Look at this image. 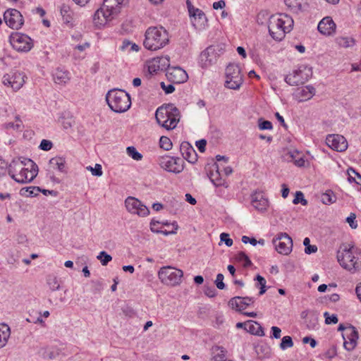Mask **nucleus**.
<instances>
[{
	"label": "nucleus",
	"instance_id": "nucleus-1",
	"mask_svg": "<svg viewBox=\"0 0 361 361\" xmlns=\"http://www.w3.org/2000/svg\"><path fill=\"white\" fill-rule=\"evenodd\" d=\"M336 257L340 265L351 273L361 270L360 249L343 244L340 246Z\"/></svg>",
	"mask_w": 361,
	"mask_h": 361
},
{
	"label": "nucleus",
	"instance_id": "nucleus-2",
	"mask_svg": "<svg viewBox=\"0 0 361 361\" xmlns=\"http://www.w3.org/2000/svg\"><path fill=\"white\" fill-rule=\"evenodd\" d=\"M293 18L285 13L271 16L269 19V32L277 41L282 40L286 33L290 32L293 26Z\"/></svg>",
	"mask_w": 361,
	"mask_h": 361
},
{
	"label": "nucleus",
	"instance_id": "nucleus-3",
	"mask_svg": "<svg viewBox=\"0 0 361 361\" xmlns=\"http://www.w3.org/2000/svg\"><path fill=\"white\" fill-rule=\"evenodd\" d=\"M122 0H104L102 6L96 11L93 21L96 26L104 25L115 18L121 12Z\"/></svg>",
	"mask_w": 361,
	"mask_h": 361
},
{
	"label": "nucleus",
	"instance_id": "nucleus-4",
	"mask_svg": "<svg viewBox=\"0 0 361 361\" xmlns=\"http://www.w3.org/2000/svg\"><path fill=\"white\" fill-rule=\"evenodd\" d=\"M157 123L166 130H173L180 118L179 109L173 104H167L159 107L155 114Z\"/></svg>",
	"mask_w": 361,
	"mask_h": 361
},
{
	"label": "nucleus",
	"instance_id": "nucleus-5",
	"mask_svg": "<svg viewBox=\"0 0 361 361\" xmlns=\"http://www.w3.org/2000/svg\"><path fill=\"white\" fill-rule=\"evenodd\" d=\"M169 42L167 30L162 26L150 27L145 32L143 44L149 50H159Z\"/></svg>",
	"mask_w": 361,
	"mask_h": 361
},
{
	"label": "nucleus",
	"instance_id": "nucleus-6",
	"mask_svg": "<svg viewBox=\"0 0 361 361\" xmlns=\"http://www.w3.org/2000/svg\"><path fill=\"white\" fill-rule=\"evenodd\" d=\"M106 100L110 109L116 113L125 112L131 106L130 95L122 90H109L106 95Z\"/></svg>",
	"mask_w": 361,
	"mask_h": 361
},
{
	"label": "nucleus",
	"instance_id": "nucleus-7",
	"mask_svg": "<svg viewBox=\"0 0 361 361\" xmlns=\"http://www.w3.org/2000/svg\"><path fill=\"white\" fill-rule=\"evenodd\" d=\"M183 272L182 270L172 267H164L158 272L161 281L170 286H175L180 283Z\"/></svg>",
	"mask_w": 361,
	"mask_h": 361
},
{
	"label": "nucleus",
	"instance_id": "nucleus-8",
	"mask_svg": "<svg viewBox=\"0 0 361 361\" xmlns=\"http://www.w3.org/2000/svg\"><path fill=\"white\" fill-rule=\"evenodd\" d=\"M226 87L238 90L243 83V76L241 75L240 68L238 65L231 63L226 68Z\"/></svg>",
	"mask_w": 361,
	"mask_h": 361
},
{
	"label": "nucleus",
	"instance_id": "nucleus-9",
	"mask_svg": "<svg viewBox=\"0 0 361 361\" xmlns=\"http://www.w3.org/2000/svg\"><path fill=\"white\" fill-rule=\"evenodd\" d=\"M159 166L170 173H180L184 169V161L179 157L161 156L157 159Z\"/></svg>",
	"mask_w": 361,
	"mask_h": 361
},
{
	"label": "nucleus",
	"instance_id": "nucleus-10",
	"mask_svg": "<svg viewBox=\"0 0 361 361\" xmlns=\"http://www.w3.org/2000/svg\"><path fill=\"white\" fill-rule=\"evenodd\" d=\"M222 51L223 49L219 44L208 47L200 56V63L202 68H207L215 63Z\"/></svg>",
	"mask_w": 361,
	"mask_h": 361
},
{
	"label": "nucleus",
	"instance_id": "nucleus-11",
	"mask_svg": "<svg viewBox=\"0 0 361 361\" xmlns=\"http://www.w3.org/2000/svg\"><path fill=\"white\" fill-rule=\"evenodd\" d=\"M10 43L13 48L19 52H27L33 47L32 39L28 35L20 32L11 34Z\"/></svg>",
	"mask_w": 361,
	"mask_h": 361
},
{
	"label": "nucleus",
	"instance_id": "nucleus-12",
	"mask_svg": "<svg viewBox=\"0 0 361 361\" xmlns=\"http://www.w3.org/2000/svg\"><path fill=\"white\" fill-rule=\"evenodd\" d=\"M26 167L16 174H13V180L20 183H28L34 180L38 173L37 165L31 159L26 161Z\"/></svg>",
	"mask_w": 361,
	"mask_h": 361
},
{
	"label": "nucleus",
	"instance_id": "nucleus-13",
	"mask_svg": "<svg viewBox=\"0 0 361 361\" xmlns=\"http://www.w3.org/2000/svg\"><path fill=\"white\" fill-rule=\"evenodd\" d=\"M276 250L284 255L290 253L293 248L292 238L286 233L277 234L272 240Z\"/></svg>",
	"mask_w": 361,
	"mask_h": 361
},
{
	"label": "nucleus",
	"instance_id": "nucleus-14",
	"mask_svg": "<svg viewBox=\"0 0 361 361\" xmlns=\"http://www.w3.org/2000/svg\"><path fill=\"white\" fill-rule=\"evenodd\" d=\"M25 78L23 72L13 71L3 76L2 82L4 85L11 87L14 91H17L23 86Z\"/></svg>",
	"mask_w": 361,
	"mask_h": 361
},
{
	"label": "nucleus",
	"instance_id": "nucleus-15",
	"mask_svg": "<svg viewBox=\"0 0 361 361\" xmlns=\"http://www.w3.org/2000/svg\"><path fill=\"white\" fill-rule=\"evenodd\" d=\"M6 24L11 29L19 30L24 24L21 13L15 8H8L4 13Z\"/></svg>",
	"mask_w": 361,
	"mask_h": 361
},
{
	"label": "nucleus",
	"instance_id": "nucleus-16",
	"mask_svg": "<svg viewBox=\"0 0 361 361\" xmlns=\"http://www.w3.org/2000/svg\"><path fill=\"white\" fill-rule=\"evenodd\" d=\"M125 205L128 212L140 216H147L149 214V209L138 199L128 197L125 200Z\"/></svg>",
	"mask_w": 361,
	"mask_h": 361
},
{
	"label": "nucleus",
	"instance_id": "nucleus-17",
	"mask_svg": "<svg viewBox=\"0 0 361 361\" xmlns=\"http://www.w3.org/2000/svg\"><path fill=\"white\" fill-rule=\"evenodd\" d=\"M343 339V347L348 351H351L355 348L357 344V340L359 338L358 331L352 325H350L345 334H342Z\"/></svg>",
	"mask_w": 361,
	"mask_h": 361
},
{
	"label": "nucleus",
	"instance_id": "nucleus-18",
	"mask_svg": "<svg viewBox=\"0 0 361 361\" xmlns=\"http://www.w3.org/2000/svg\"><path fill=\"white\" fill-rule=\"evenodd\" d=\"M170 66L169 56L156 57L147 63L148 71L150 74L156 73L159 71L166 70Z\"/></svg>",
	"mask_w": 361,
	"mask_h": 361
},
{
	"label": "nucleus",
	"instance_id": "nucleus-19",
	"mask_svg": "<svg viewBox=\"0 0 361 361\" xmlns=\"http://www.w3.org/2000/svg\"><path fill=\"white\" fill-rule=\"evenodd\" d=\"M326 143L330 148L338 152H343L348 148V142L345 138L338 134L327 135Z\"/></svg>",
	"mask_w": 361,
	"mask_h": 361
},
{
	"label": "nucleus",
	"instance_id": "nucleus-20",
	"mask_svg": "<svg viewBox=\"0 0 361 361\" xmlns=\"http://www.w3.org/2000/svg\"><path fill=\"white\" fill-rule=\"evenodd\" d=\"M251 204L257 211L263 212L269 207V200L265 194L262 191H255L251 196Z\"/></svg>",
	"mask_w": 361,
	"mask_h": 361
},
{
	"label": "nucleus",
	"instance_id": "nucleus-21",
	"mask_svg": "<svg viewBox=\"0 0 361 361\" xmlns=\"http://www.w3.org/2000/svg\"><path fill=\"white\" fill-rule=\"evenodd\" d=\"M306 68L304 70L299 68L293 72V73L286 75L285 81L290 85L297 86L300 84L305 83L308 80V74L305 73Z\"/></svg>",
	"mask_w": 361,
	"mask_h": 361
},
{
	"label": "nucleus",
	"instance_id": "nucleus-22",
	"mask_svg": "<svg viewBox=\"0 0 361 361\" xmlns=\"http://www.w3.org/2000/svg\"><path fill=\"white\" fill-rule=\"evenodd\" d=\"M166 76L169 81L177 84L185 82L188 78L187 73L180 67L169 68Z\"/></svg>",
	"mask_w": 361,
	"mask_h": 361
},
{
	"label": "nucleus",
	"instance_id": "nucleus-23",
	"mask_svg": "<svg viewBox=\"0 0 361 361\" xmlns=\"http://www.w3.org/2000/svg\"><path fill=\"white\" fill-rule=\"evenodd\" d=\"M336 25L331 17L324 18L318 24V31L326 36H330L335 33Z\"/></svg>",
	"mask_w": 361,
	"mask_h": 361
},
{
	"label": "nucleus",
	"instance_id": "nucleus-24",
	"mask_svg": "<svg viewBox=\"0 0 361 361\" xmlns=\"http://www.w3.org/2000/svg\"><path fill=\"white\" fill-rule=\"evenodd\" d=\"M180 150L183 158L188 162L194 164L197 161V154L195 149L188 142L181 143Z\"/></svg>",
	"mask_w": 361,
	"mask_h": 361
},
{
	"label": "nucleus",
	"instance_id": "nucleus-25",
	"mask_svg": "<svg viewBox=\"0 0 361 361\" xmlns=\"http://www.w3.org/2000/svg\"><path fill=\"white\" fill-rule=\"evenodd\" d=\"M254 301L253 298L236 296L229 300L228 305L232 308H236L237 310L240 311L253 303Z\"/></svg>",
	"mask_w": 361,
	"mask_h": 361
},
{
	"label": "nucleus",
	"instance_id": "nucleus-26",
	"mask_svg": "<svg viewBox=\"0 0 361 361\" xmlns=\"http://www.w3.org/2000/svg\"><path fill=\"white\" fill-rule=\"evenodd\" d=\"M29 159L27 158H18L14 159L8 166V174L13 179V174H16L20 171H22L26 167V161Z\"/></svg>",
	"mask_w": 361,
	"mask_h": 361
},
{
	"label": "nucleus",
	"instance_id": "nucleus-27",
	"mask_svg": "<svg viewBox=\"0 0 361 361\" xmlns=\"http://www.w3.org/2000/svg\"><path fill=\"white\" fill-rule=\"evenodd\" d=\"M315 94V89L311 85H307L298 88L295 92V97L299 102L310 99Z\"/></svg>",
	"mask_w": 361,
	"mask_h": 361
},
{
	"label": "nucleus",
	"instance_id": "nucleus-28",
	"mask_svg": "<svg viewBox=\"0 0 361 361\" xmlns=\"http://www.w3.org/2000/svg\"><path fill=\"white\" fill-rule=\"evenodd\" d=\"M284 3L289 11L294 13L302 12L307 5L305 0H284Z\"/></svg>",
	"mask_w": 361,
	"mask_h": 361
},
{
	"label": "nucleus",
	"instance_id": "nucleus-29",
	"mask_svg": "<svg viewBox=\"0 0 361 361\" xmlns=\"http://www.w3.org/2000/svg\"><path fill=\"white\" fill-rule=\"evenodd\" d=\"M190 16L193 18L192 23L196 28H200L204 26L207 22L204 13L199 8H196Z\"/></svg>",
	"mask_w": 361,
	"mask_h": 361
},
{
	"label": "nucleus",
	"instance_id": "nucleus-30",
	"mask_svg": "<svg viewBox=\"0 0 361 361\" xmlns=\"http://www.w3.org/2000/svg\"><path fill=\"white\" fill-rule=\"evenodd\" d=\"M245 330L251 334L258 336H264L262 326L257 322L250 320L246 322Z\"/></svg>",
	"mask_w": 361,
	"mask_h": 361
},
{
	"label": "nucleus",
	"instance_id": "nucleus-31",
	"mask_svg": "<svg viewBox=\"0 0 361 361\" xmlns=\"http://www.w3.org/2000/svg\"><path fill=\"white\" fill-rule=\"evenodd\" d=\"M53 78L54 82L59 85H65L71 79L69 72L60 68L55 71L53 74Z\"/></svg>",
	"mask_w": 361,
	"mask_h": 361
},
{
	"label": "nucleus",
	"instance_id": "nucleus-32",
	"mask_svg": "<svg viewBox=\"0 0 361 361\" xmlns=\"http://www.w3.org/2000/svg\"><path fill=\"white\" fill-rule=\"evenodd\" d=\"M50 168L58 170L60 172H65L66 161L63 157H55L51 158L49 161Z\"/></svg>",
	"mask_w": 361,
	"mask_h": 361
},
{
	"label": "nucleus",
	"instance_id": "nucleus-33",
	"mask_svg": "<svg viewBox=\"0 0 361 361\" xmlns=\"http://www.w3.org/2000/svg\"><path fill=\"white\" fill-rule=\"evenodd\" d=\"M212 358L214 361H225L227 350L225 348L219 345H214L212 348Z\"/></svg>",
	"mask_w": 361,
	"mask_h": 361
},
{
	"label": "nucleus",
	"instance_id": "nucleus-34",
	"mask_svg": "<svg viewBox=\"0 0 361 361\" xmlns=\"http://www.w3.org/2000/svg\"><path fill=\"white\" fill-rule=\"evenodd\" d=\"M10 335V327L5 324H0V348L6 345Z\"/></svg>",
	"mask_w": 361,
	"mask_h": 361
},
{
	"label": "nucleus",
	"instance_id": "nucleus-35",
	"mask_svg": "<svg viewBox=\"0 0 361 361\" xmlns=\"http://www.w3.org/2000/svg\"><path fill=\"white\" fill-rule=\"evenodd\" d=\"M63 20L66 23H70L73 20V12L67 4H63L60 9Z\"/></svg>",
	"mask_w": 361,
	"mask_h": 361
},
{
	"label": "nucleus",
	"instance_id": "nucleus-36",
	"mask_svg": "<svg viewBox=\"0 0 361 361\" xmlns=\"http://www.w3.org/2000/svg\"><path fill=\"white\" fill-rule=\"evenodd\" d=\"M336 41L339 47L343 48L350 47L355 44V40L348 37H338L336 39Z\"/></svg>",
	"mask_w": 361,
	"mask_h": 361
},
{
	"label": "nucleus",
	"instance_id": "nucleus-37",
	"mask_svg": "<svg viewBox=\"0 0 361 361\" xmlns=\"http://www.w3.org/2000/svg\"><path fill=\"white\" fill-rule=\"evenodd\" d=\"M215 168L216 171L210 173L209 179L215 186L219 187L223 185V180L219 178V166L216 164Z\"/></svg>",
	"mask_w": 361,
	"mask_h": 361
},
{
	"label": "nucleus",
	"instance_id": "nucleus-38",
	"mask_svg": "<svg viewBox=\"0 0 361 361\" xmlns=\"http://www.w3.org/2000/svg\"><path fill=\"white\" fill-rule=\"evenodd\" d=\"M38 354L44 359L53 360L56 357L55 352L49 348H42L39 350Z\"/></svg>",
	"mask_w": 361,
	"mask_h": 361
},
{
	"label": "nucleus",
	"instance_id": "nucleus-39",
	"mask_svg": "<svg viewBox=\"0 0 361 361\" xmlns=\"http://www.w3.org/2000/svg\"><path fill=\"white\" fill-rule=\"evenodd\" d=\"M336 197L331 190H327L321 196L322 202L325 204H330L336 202Z\"/></svg>",
	"mask_w": 361,
	"mask_h": 361
},
{
	"label": "nucleus",
	"instance_id": "nucleus-40",
	"mask_svg": "<svg viewBox=\"0 0 361 361\" xmlns=\"http://www.w3.org/2000/svg\"><path fill=\"white\" fill-rule=\"evenodd\" d=\"M127 154L135 161H140L142 159V155L140 153L135 147L130 146L126 148Z\"/></svg>",
	"mask_w": 361,
	"mask_h": 361
},
{
	"label": "nucleus",
	"instance_id": "nucleus-41",
	"mask_svg": "<svg viewBox=\"0 0 361 361\" xmlns=\"http://www.w3.org/2000/svg\"><path fill=\"white\" fill-rule=\"evenodd\" d=\"M235 259L238 262H243V267H248L252 265V262L244 252H239L236 254Z\"/></svg>",
	"mask_w": 361,
	"mask_h": 361
},
{
	"label": "nucleus",
	"instance_id": "nucleus-42",
	"mask_svg": "<svg viewBox=\"0 0 361 361\" xmlns=\"http://www.w3.org/2000/svg\"><path fill=\"white\" fill-rule=\"evenodd\" d=\"M159 224L160 222L159 221L152 220V221L150 222V229L153 233H162L165 235L173 234L176 233L175 231H168L166 230L163 231L160 230L159 228H156V225Z\"/></svg>",
	"mask_w": 361,
	"mask_h": 361
},
{
	"label": "nucleus",
	"instance_id": "nucleus-43",
	"mask_svg": "<svg viewBox=\"0 0 361 361\" xmlns=\"http://www.w3.org/2000/svg\"><path fill=\"white\" fill-rule=\"evenodd\" d=\"M293 346V342L292 338L289 336H286L282 338L280 348L281 350H286V348H291Z\"/></svg>",
	"mask_w": 361,
	"mask_h": 361
},
{
	"label": "nucleus",
	"instance_id": "nucleus-44",
	"mask_svg": "<svg viewBox=\"0 0 361 361\" xmlns=\"http://www.w3.org/2000/svg\"><path fill=\"white\" fill-rule=\"evenodd\" d=\"M97 258L100 260L103 266H106L112 259L111 256L105 251L100 252Z\"/></svg>",
	"mask_w": 361,
	"mask_h": 361
},
{
	"label": "nucleus",
	"instance_id": "nucleus-45",
	"mask_svg": "<svg viewBox=\"0 0 361 361\" xmlns=\"http://www.w3.org/2000/svg\"><path fill=\"white\" fill-rule=\"evenodd\" d=\"M159 145L160 147L165 150H169L172 147V142L171 140L166 136L161 137L159 140Z\"/></svg>",
	"mask_w": 361,
	"mask_h": 361
},
{
	"label": "nucleus",
	"instance_id": "nucleus-46",
	"mask_svg": "<svg viewBox=\"0 0 361 361\" xmlns=\"http://www.w3.org/2000/svg\"><path fill=\"white\" fill-rule=\"evenodd\" d=\"M294 204L301 203L302 205H307V201L305 199L304 195L301 191H297L295 195V198L293 200Z\"/></svg>",
	"mask_w": 361,
	"mask_h": 361
},
{
	"label": "nucleus",
	"instance_id": "nucleus-47",
	"mask_svg": "<svg viewBox=\"0 0 361 361\" xmlns=\"http://www.w3.org/2000/svg\"><path fill=\"white\" fill-rule=\"evenodd\" d=\"M86 169L87 170L90 171L92 174L95 176H101L103 173L102 166L99 164H96L94 168L89 166Z\"/></svg>",
	"mask_w": 361,
	"mask_h": 361
},
{
	"label": "nucleus",
	"instance_id": "nucleus-48",
	"mask_svg": "<svg viewBox=\"0 0 361 361\" xmlns=\"http://www.w3.org/2000/svg\"><path fill=\"white\" fill-rule=\"evenodd\" d=\"M300 155L298 151H289L284 154V159L287 161L295 162V159Z\"/></svg>",
	"mask_w": 361,
	"mask_h": 361
},
{
	"label": "nucleus",
	"instance_id": "nucleus-49",
	"mask_svg": "<svg viewBox=\"0 0 361 361\" xmlns=\"http://www.w3.org/2000/svg\"><path fill=\"white\" fill-rule=\"evenodd\" d=\"M356 215L355 213H350L349 216L346 218V222L349 224L350 227L353 229H355L357 228V222L355 220Z\"/></svg>",
	"mask_w": 361,
	"mask_h": 361
},
{
	"label": "nucleus",
	"instance_id": "nucleus-50",
	"mask_svg": "<svg viewBox=\"0 0 361 361\" xmlns=\"http://www.w3.org/2000/svg\"><path fill=\"white\" fill-rule=\"evenodd\" d=\"M324 317L326 324H336L338 321L336 314L330 315L328 312L324 313Z\"/></svg>",
	"mask_w": 361,
	"mask_h": 361
},
{
	"label": "nucleus",
	"instance_id": "nucleus-51",
	"mask_svg": "<svg viewBox=\"0 0 361 361\" xmlns=\"http://www.w3.org/2000/svg\"><path fill=\"white\" fill-rule=\"evenodd\" d=\"M258 126L260 130H271L273 126L272 123L269 121H264L259 118L258 121Z\"/></svg>",
	"mask_w": 361,
	"mask_h": 361
},
{
	"label": "nucleus",
	"instance_id": "nucleus-52",
	"mask_svg": "<svg viewBox=\"0 0 361 361\" xmlns=\"http://www.w3.org/2000/svg\"><path fill=\"white\" fill-rule=\"evenodd\" d=\"M48 284L51 290H56L60 288V284L56 277L50 278L48 280Z\"/></svg>",
	"mask_w": 361,
	"mask_h": 361
},
{
	"label": "nucleus",
	"instance_id": "nucleus-53",
	"mask_svg": "<svg viewBox=\"0 0 361 361\" xmlns=\"http://www.w3.org/2000/svg\"><path fill=\"white\" fill-rule=\"evenodd\" d=\"M224 279V276L222 274H218L216 276V279L215 280V284L216 287L220 290H223L225 288V284L223 281Z\"/></svg>",
	"mask_w": 361,
	"mask_h": 361
},
{
	"label": "nucleus",
	"instance_id": "nucleus-54",
	"mask_svg": "<svg viewBox=\"0 0 361 361\" xmlns=\"http://www.w3.org/2000/svg\"><path fill=\"white\" fill-rule=\"evenodd\" d=\"M40 191H41V188L39 187L31 186V187H27L25 189V192H28V195H27V196H30V197L37 195Z\"/></svg>",
	"mask_w": 361,
	"mask_h": 361
},
{
	"label": "nucleus",
	"instance_id": "nucleus-55",
	"mask_svg": "<svg viewBox=\"0 0 361 361\" xmlns=\"http://www.w3.org/2000/svg\"><path fill=\"white\" fill-rule=\"evenodd\" d=\"M53 144L51 141L48 140H42L40 145L39 148L44 151H49L52 148Z\"/></svg>",
	"mask_w": 361,
	"mask_h": 361
},
{
	"label": "nucleus",
	"instance_id": "nucleus-56",
	"mask_svg": "<svg viewBox=\"0 0 361 361\" xmlns=\"http://www.w3.org/2000/svg\"><path fill=\"white\" fill-rule=\"evenodd\" d=\"M221 241L224 242L228 247H231L233 245V240L229 238V235L226 233H222L220 235Z\"/></svg>",
	"mask_w": 361,
	"mask_h": 361
},
{
	"label": "nucleus",
	"instance_id": "nucleus-57",
	"mask_svg": "<svg viewBox=\"0 0 361 361\" xmlns=\"http://www.w3.org/2000/svg\"><path fill=\"white\" fill-rule=\"evenodd\" d=\"M161 87L166 94H171L174 92L175 87L173 85H166L164 82H161Z\"/></svg>",
	"mask_w": 361,
	"mask_h": 361
},
{
	"label": "nucleus",
	"instance_id": "nucleus-58",
	"mask_svg": "<svg viewBox=\"0 0 361 361\" xmlns=\"http://www.w3.org/2000/svg\"><path fill=\"white\" fill-rule=\"evenodd\" d=\"M204 292L209 298H214L216 295V290L214 287H206Z\"/></svg>",
	"mask_w": 361,
	"mask_h": 361
},
{
	"label": "nucleus",
	"instance_id": "nucleus-59",
	"mask_svg": "<svg viewBox=\"0 0 361 361\" xmlns=\"http://www.w3.org/2000/svg\"><path fill=\"white\" fill-rule=\"evenodd\" d=\"M7 171V164L3 159H0V177L6 175Z\"/></svg>",
	"mask_w": 361,
	"mask_h": 361
},
{
	"label": "nucleus",
	"instance_id": "nucleus-60",
	"mask_svg": "<svg viewBox=\"0 0 361 361\" xmlns=\"http://www.w3.org/2000/svg\"><path fill=\"white\" fill-rule=\"evenodd\" d=\"M242 242L245 244L250 243L253 246H255L257 244V240L255 238H249L246 235H243L242 237Z\"/></svg>",
	"mask_w": 361,
	"mask_h": 361
},
{
	"label": "nucleus",
	"instance_id": "nucleus-61",
	"mask_svg": "<svg viewBox=\"0 0 361 361\" xmlns=\"http://www.w3.org/2000/svg\"><path fill=\"white\" fill-rule=\"evenodd\" d=\"M302 342L304 343H310L312 348H314L317 345V341L314 338L309 336L304 337L302 338Z\"/></svg>",
	"mask_w": 361,
	"mask_h": 361
},
{
	"label": "nucleus",
	"instance_id": "nucleus-62",
	"mask_svg": "<svg viewBox=\"0 0 361 361\" xmlns=\"http://www.w3.org/2000/svg\"><path fill=\"white\" fill-rule=\"evenodd\" d=\"M206 145L207 142L205 140H200L196 142V146L201 152H204L205 151Z\"/></svg>",
	"mask_w": 361,
	"mask_h": 361
},
{
	"label": "nucleus",
	"instance_id": "nucleus-63",
	"mask_svg": "<svg viewBox=\"0 0 361 361\" xmlns=\"http://www.w3.org/2000/svg\"><path fill=\"white\" fill-rule=\"evenodd\" d=\"M271 331L273 333V337L275 338H279L281 337V330L277 326H272Z\"/></svg>",
	"mask_w": 361,
	"mask_h": 361
},
{
	"label": "nucleus",
	"instance_id": "nucleus-64",
	"mask_svg": "<svg viewBox=\"0 0 361 361\" xmlns=\"http://www.w3.org/2000/svg\"><path fill=\"white\" fill-rule=\"evenodd\" d=\"M226 6V3L223 0H220L219 1L214 2L213 4V8L215 10L223 8Z\"/></svg>",
	"mask_w": 361,
	"mask_h": 361
}]
</instances>
